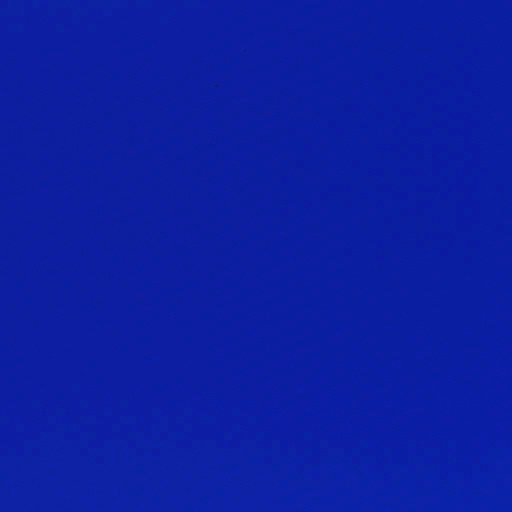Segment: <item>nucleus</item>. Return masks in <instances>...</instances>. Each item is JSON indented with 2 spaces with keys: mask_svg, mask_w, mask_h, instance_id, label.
<instances>
[{
  "mask_svg": "<svg viewBox=\"0 0 512 512\" xmlns=\"http://www.w3.org/2000/svg\"><path fill=\"white\" fill-rule=\"evenodd\" d=\"M130 140H132V0H130Z\"/></svg>",
  "mask_w": 512,
  "mask_h": 512,
  "instance_id": "nucleus-1",
  "label": "nucleus"
}]
</instances>
